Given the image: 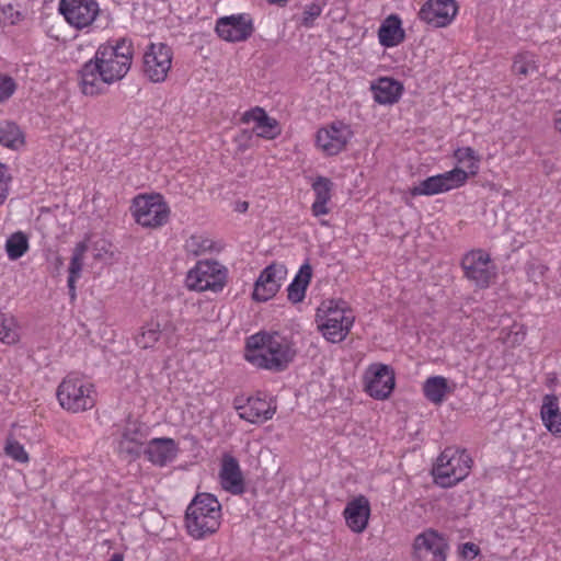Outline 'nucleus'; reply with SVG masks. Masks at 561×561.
<instances>
[{
    "label": "nucleus",
    "instance_id": "obj_1",
    "mask_svg": "<svg viewBox=\"0 0 561 561\" xmlns=\"http://www.w3.org/2000/svg\"><path fill=\"white\" fill-rule=\"evenodd\" d=\"M134 56L131 41L118 38L98 47L92 59L80 70V88L83 94L94 96L128 73Z\"/></svg>",
    "mask_w": 561,
    "mask_h": 561
},
{
    "label": "nucleus",
    "instance_id": "obj_2",
    "mask_svg": "<svg viewBox=\"0 0 561 561\" xmlns=\"http://www.w3.org/2000/svg\"><path fill=\"white\" fill-rule=\"evenodd\" d=\"M295 356L294 343L276 331H260L245 341L244 358L256 368L282 371Z\"/></svg>",
    "mask_w": 561,
    "mask_h": 561
},
{
    "label": "nucleus",
    "instance_id": "obj_3",
    "mask_svg": "<svg viewBox=\"0 0 561 561\" xmlns=\"http://www.w3.org/2000/svg\"><path fill=\"white\" fill-rule=\"evenodd\" d=\"M221 523V505L210 493L197 494L186 508L185 526L194 539L201 540L215 534Z\"/></svg>",
    "mask_w": 561,
    "mask_h": 561
},
{
    "label": "nucleus",
    "instance_id": "obj_4",
    "mask_svg": "<svg viewBox=\"0 0 561 561\" xmlns=\"http://www.w3.org/2000/svg\"><path fill=\"white\" fill-rule=\"evenodd\" d=\"M354 314L341 300H324L317 310V323L322 335L332 343L343 341L348 334Z\"/></svg>",
    "mask_w": 561,
    "mask_h": 561
},
{
    "label": "nucleus",
    "instance_id": "obj_5",
    "mask_svg": "<svg viewBox=\"0 0 561 561\" xmlns=\"http://www.w3.org/2000/svg\"><path fill=\"white\" fill-rule=\"evenodd\" d=\"M57 399L62 409L78 413L91 410L95 405L96 390L83 376L70 374L58 386Z\"/></svg>",
    "mask_w": 561,
    "mask_h": 561
},
{
    "label": "nucleus",
    "instance_id": "obj_6",
    "mask_svg": "<svg viewBox=\"0 0 561 561\" xmlns=\"http://www.w3.org/2000/svg\"><path fill=\"white\" fill-rule=\"evenodd\" d=\"M472 462L465 449L445 448L432 469L435 483L442 488L454 486L470 473Z\"/></svg>",
    "mask_w": 561,
    "mask_h": 561
},
{
    "label": "nucleus",
    "instance_id": "obj_7",
    "mask_svg": "<svg viewBox=\"0 0 561 561\" xmlns=\"http://www.w3.org/2000/svg\"><path fill=\"white\" fill-rule=\"evenodd\" d=\"M135 221L146 228L164 226L170 217V207L161 194H139L130 206Z\"/></svg>",
    "mask_w": 561,
    "mask_h": 561
},
{
    "label": "nucleus",
    "instance_id": "obj_8",
    "mask_svg": "<svg viewBox=\"0 0 561 561\" xmlns=\"http://www.w3.org/2000/svg\"><path fill=\"white\" fill-rule=\"evenodd\" d=\"M226 271L215 261H199L186 275V286L191 290H220L225 285Z\"/></svg>",
    "mask_w": 561,
    "mask_h": 561
},
{
    "label": "nucleus",
    "instance_id": "obj_9",
    "mask_svg": "<svg viewBox=\"0 0 561 561\" xmlns=\"http://www.w3.org/2000/svg\"><path fill=\"white\" fill-rule=\"evenodd\" d=\"M353 137L351 126L335 121L322 126L316 133V148L324 156L332 157L342 152Z\"/></svg>",
    "mask_w": 561,
    "mask_h": 561
},
{
    "label": "nucleus",
    "instance_id": "obj_10",
    "mask_svg": "<svg viewBox=\"0 0 561 561\" xmlns=\"http://www.w3.org/2000/svg\"><path fill=\"white\" fill-rule=\"evenodd\" d=\"M173 51L164 43H152L144 54V73L154 83L163 82L172 67Z\"/></svg>",
    "mask_w": 561,
    "mask_h": 561
},
{
    "label": "nucleus",
    "instance_id": "obj_11",
    "mask_svg": "<svg viewBox=\"0 0 561 561\" xmlns=\"http://www.w3.org/2000/svg\"><path fill=\"white\" fill-rule=\"evenodd\" d=\"M468 173L465 169L455 168L445 173L430 176L410 188L412 196H432L457 188L466 183Z\"/></svg>",
    "mask_w": 561,
    "mask_h": 561
},
{
    "label": "nucleus",
    "instance_id": "obj_12",
    "mask_svg": "<svg viewBox=\"0 0 561 561\" xmlns=\"http://www.w3.org/2000/svg\"><path fill=\"white\" fill-rule=\"evenodd\" d=\"M58 10L65 20L76 28L90 26L100 13L96 0H60Z\"/></svg>",
    "mask_w": 561,
    "mask_h": 561
},
{
    "label": "nucleus",
    "instance_id": "obj_13",
    "mask_svg": "<svg viewBox=\"0 0 561 561\" xmlns=\"http://www.w3.org/2000/svg\"><path fill=\"white\" fill-rule=\"evenodd\" d=\"M490 255L483 250H472L466 253L461 260V267L465 276L479 288H486L490 285L494 273L490 268Z\"/></svg>",
    "mask_w": 561,
    "mask_h": 561
},
{
    "label": "nucleus",
    "instance_id": "obj_14",
    "mask_svg": "<svg viewBox=\"0 0 561 561\" xmlns=\"http://www.w3.org/2000/svg\"><path fill=\"white\" fill-rule=\"evenodd\" d=\"M286 275L287 271L282 264L274 263L266 266L254 284L253 300L264 302L273 298L279 290Z\"/></svg>",
    "mask_w": 561,
    "mask_h": 561
},
{
    "label": "nucleus",
    "instance_id": "obj_15",
    "mask_svg": "<svg viewBox=\"0 0 561 561\" xmlns=\"http://www.w3.org/2000/svg\"><path fill=\"white\" fill-rule=\"evenodd\" d=\"M216 33L226 42H242L253 33V22L249 14L240 13L217 20Z\"/></svg>",
    "mask_w": 561,
    "mask_h": 561
},
{
    "label": "nucleus",
    "instance_id": "obj_16",
    "mask_svg": "<svg viewBox=\"0 0 561 561\" xmlns=\"http://www.w3.org/2000/svg\"><path fill=\"white\" fill-rule=\"evenodd\" d=\"M415 561H445L448 548L445 539L435 530L428 529L414 540Z\"/></svg>",
    "mask_w": 561,
    "mask_h": 561
},
{
    "label": "nucleus",
    "instance_id": "obj_17",
    "mask_svg": "<svg viewBox=\"0 0 561 561\" xmlns=\"http://www.w3.org/2000/svg\"><path fill=\"white\" fill-rule=\"evenodd\" d=\"M146 439L144 426L136 421H128L119 432L116 448L121 455L135 459L140 455Z\"/></svg>",
    "mask_w": 561,
    "mask_h": 561
},
{
    "label": "nucleus",
    "instance_id": "obj_18",
    "mask_svg": "<svg viewBox=\"0 0 561 561\" xmlns=\"http://www.w3.org/2000/svg\"><path fill=\"white\" fill-rule=\"evenodd\" d=\"M455 0H427L419 12V18L434 27L448 25L457 14Z\"/></svg>",
    "mask_w": 561,
    "mask_h": 561
},
{
    "label": "nucleus",
    "instance_id": "obj_19",
    "mask_svg": "<svg viewBox=\"0 0 561 561\" xmlns=\"http://www.w3.org/2000/svg\"><path fill=\"white\" fill-rule=\"evenodd\" d=\"M240 419L252 423H263L271 420L276 412V404L272 398L255 396L247 400L242 405L236 407Z\"/></svg>",
    "mask_w": 561,
    "mask_h": 561
},
{
    "label": "nucleus",
    "instance_id": "obj_20",
    "mask_svg": "<svg viewBox=\"0 0 561 561\" xmlns=\"http://www.w3.org/2000/svg\"><path fill=\"white\" fill-rule=\"evenodd\" d=\"M219 483L221 488L233 494L239 495L244 492L245 483L239 461L236 457L225 454L221 459L219 470Z\"/></svg>",
    "mask_w": 561,
    "mask_h": 561
},
{
    "label": "nucleus",
    "instance_id": "obj_21",
    "mask_svg": "<svg viewBox=\"0 0 561 561\" xmlns=\"http://www.w3.org/2000/svg\"><path fill=\"white\" fill-rule=\"evenodd\" d=\"M370 506L368 500L359 495L351 500L343 512L347 527L357 534L363 533L368 524Z\"/></svg>",
    "mask_w": 561,
    "mask_h": 561
},
{
    "label": "nucleus",
    "instance_id": "obj_22",
    "mask_svg": "<svg viewBox=\"0 0 561 561\" xmlns=\"http://www.w3.org/2000/svg\"><path fill=\"white\" fill-rule=\"evenodd\" d=\"M178 450L179 448L175 440L167 437L152 438L144 448L147 459L151 463L160 467L173 461L178 455Z\"/></svg>",
    "mask_w": 561,
    "mask_h": 561
},
{
    "label": "nucleus",
    "instance_id": "obj_23",
    "mask_svg": "<svg viewBox=\"0 0 561 561\" xmlns=\"http://www.w3.org/2000/svg\"><path fill=\"white\" fill-rule=\"evenodd\" d=\"M311 187L314 194V201L311 205L312 215L316 217L328 215L331 210L329 203L332 198V181L324 176H318Z\"/></svg>",
    "mask_w": 561,
    "mask_h": 561
},
{
    "label": "nucleus",
    "instance_id": "obj_24",
    "mask_svg": "<svg viewBox=\"0 0 561 561\" xmlns=\"http://www.w3.org/2000/svg\"><path fill=\"white\" fill-rule=\"evenodd\" d=\"M169 342V335L161 328L158 321L151 320L144 324L136 336V344L144 350L147 348H159Z\"/></svg>",
    "mask_w": 561,
    "mask_h": 561
},
{
    "label": "nucleus",
    "instance_id": "obj_25",
    "mask_svg": "<svg viewBox=\"0 0 561 561\" xmlns=\"http://www.w3.org/2000/svg\"><path fill=\"white\" fill-rule=\"evenodd\" d=\"M386 365L373 364L364 375L365 390L367 393L376 399H386Z\"/></svg>",
    "mask_w": 561,
    "mask_h": 561
},
{
    "label": "nucleus",
    "instance_id": "obj_26",
    "mask_svg": "<svg viewBox=\"0 0 561 561\" xmlns=\"http://www.w3.org/2000/svg\"><path fill=\"white\" fill-rule=\"evenodd\" d=\"M312 268L309 263L300 266L293 282L287 287V296L293 304L301 302L306 297V290L311 280Z\"/></svg>",
    "mask_w": 561,
    "mask_h": 561
},
{
    "label": "nucleus",
    "instance_id": "obj_27",
    "mask_svg": "<svg viewBox=\"0 0 561 561\" xmlns=\"http://www.w3.org/2000/svg\"><path fill=\"white\" fill-rule=\"evenodd\" d=\"M87 251H88V245L85 242L77 243L72 251V255H71V260H70V264H69V268H68L69 275H68V280H67L69 295L72 300L76 298V283L81 277V272L83 270L84 255H85Z\"/></svg>",
    "mask_w": 561,
    "mask_h": 561
},
{
    "label": "nucleus",
    "instance_id": "obj_28",
    "mask_svg": "<svg viewBox=\"0 0 561 561\" xmlns=\"http://www.w3.org/2000/svg\"><path fill=\"white\" fill-rule=\"evenodd\" d=\"M540 413L548 431L553 434H560L561 412L559 410L558 398L554 394L545 396Z\"/></svg>",
    "mask_w": 561,
    "mask_h": 561
},
{
    "label": "nucleus",
    "instance_id": "obj_29",
    "mask_svg": "<svg viewBox=\"0 0 561 561\" xmlns=\"http://www.w3.org/2000/svg\"><path fill=\"white\" fill-rule=\"evenodd\" d=\"M423 392L427 400L435 404L444 401L447 393L451 392L447 379L442 376H433L425 380L423 385Z\"/></svg>",
    "mask_w": 561,
    "mask_h": 561
},
{
    "label": "nucleus",
    "instance_id": "obj_30",
    "mask_svg": "<svg viewBox=\"0 0 561 561\" xmlns=\"http://www.w3.org/2000/svg\"><path fill=\"white\" fill-rule=\"evenodd\" d=\"M24 144V136L20 127L12 122H0V145L19 149Z\"/></svg>",
    "mask_w": 561,
    "mask_h": 561
},
{
    "label": "nucleus",
    "instance_id": "obj_31",
    "mask_svg": "<svg viewBox=\"0 0 561 561\" xmlns=\"http://www.w3.org/2000/svg\"><path fill=\"white\" fill-rule=\"evenodd\" d=\"M28 250V239L25 233L18 231L5 241V252L11 261L22 257Z\"/></svg>",
    "mask_w": 561,
    "mask_h": 561
},
{
    "label": "nucleus",
    "instance_id": "obj_32",
    "mask_svg": "<svg viewBox=\"0 0 561 561\" xmlns=\"http://www.w3.org/2000/svg\"><path fill=\"white\" fill-rule=\"evenodd\" d=\"M405 39L402 21L397 14H388V47L398 46Z\"/></svg>",
    "mask_w": 561,
    "mask_h": 561
},
{
    "label": "nucleus",
    "instance_id": "obj_33",
    "mask_svg": "<svg viewBox=\"0 0 561 561\" xmlns=\"http://www.w3.org/2000/svg\"><path fill=\"white\" fill-rule=\"evenodd\" d=\"M214 247V242L205 234H193L185 242V250L187 253L198 256L208 251Z\"/></svg>",
    "mask_w": 561,
    "mask_h": 561
},
{
    "label": "nucleus",
    "instance_id": "obj_34",
    "mask_svg": "<svg viewBox=\"0 0 561 561\" xmlns=\"http://www.w3.org/2000/svg\"><path fill=\"white\" fill-rule=\"evenodd\" d=\"M454 157L456 158L458 163L463 164L466 167V169H468V171H466L468 173V175L477 174L478 169H479V158L476 156V152L472 148H470V147L458 148L455 151Z\"/></svg>",
    "mask_w": 561,
    "mask_h": 561
},
{
    "label": "nucleus",
    "instance_id": "obj_35",
    "mask_svg": "<svg viewBox=\"0 0 561 561\" xmlns=\"http://www.w3.org/2000/svg\"><path fill=\"white\" fill-rule=\"evenodd\" d=\"M19 340L18 327L13 318L0 314V341L14 344Z\"/></svg>",
    "mask_w": 561,
    "mask_h": 561
},
{
    "label": "nucleus",
    "instance_id": "obj_36",
    "mask_svg": "<svg viewBox=\"0 0 561 561\" xmlns=\"http://www.w3.org/2000/svg\"><path fill=\"white\" fill-rule=\"evenodd\" d=\"M253 133L265 139H274L280 134V128L275 118L267 116L261 125L253 127Z\"/></svg>",
    "mask_w": 561,
    "mask_h": 561
},
{
    "label": "nucleus",
    "instance_id": "obj_37",
    "mask_svg": "<svg viewBox=\"0 0 561 561\" xmlns=\"http://www.w3.org/2000/svg\"><path fill=\"white\" fill-rule=\"evenodd\" d=\"M323 11V4L319 2H311L304 7L300 24L305 27H311L314 24V21L321 15Z\"/></svg>",
    "mask_w": 561,
    "mask_h": 561
},
{
    "label": "nucleus",
    "instance_id": "obj_38",
    "mask_svg": "<svg viewBox=\"0 0 561 561\" xmlns=\"http://www.w3.org/2000/svg\"><path fill=\"white\" fill-rule=\"evenodd\" d=\"M23 20L21 11L12 4H4L0 8V22L4 25H16Z\"/></svg>",
    "mask_w": 561,
    "mask_h": 561
},
{
    "label": "nucleus",
    "instance_id": "obj_39",
    "mask_svg": "<svg viewBox=\"0 0 561 561\" xmlns=\"http://www.w3.org/2000/svg\"><path fill=\"white\" fill-rule=\"evenodd\" d=\"M5 454L11 457L12 459L19 461V462H27L28 461V455L22 444L14 439H8L5 447H4Z\"/></svg>",
    "mask_w": 561,
    "mask_h": 561
},
{
    "label": "nucleus",
    "instance_id": "obj_40",
    "mask_svg": "<svg viewBox=\"0 0 561 561\" xmlns=\"http://www.w3.org/2000/svg\"><path fill=\"white\" fill-rule=\"evenodd\" d=\"M16 90V82L8 75L0 73V102L9 100Z\"/></svg>",
    "mask_w": 561,
    "mask_h": 561
},
{
    "label": "nucleus",
    "instance_id": "obj_41",
    "mask_svg": "<svg viewBox=\"0 0 561 561\" xmlns=\"http://www.w3.org/2000/svg\"><path fill=\"white\" fill-rule=\"evenodd\" d=\"M537 70L534 61L528 59V54H519L515 57L513 64V71L517 75L527 76L529 69Z\"/></svg>",
    "mask_w": 561,
    "mask_h": 561
},
{
    "label": "nucleus",
    "instance_id": "obj_42",
    "mask_svg": "<svg viewBox=\"0 0 561 561\" xmlns=\"http://www.w3.org/2000/svg\"><path fill=\"white\" fill-rule=\"evenodd\" d=\"M268 115L261 107H254L243 113L241 121L244 124L254 123V126L261 125Z\"/></svg>",
    "mask_w": 561,
    "mask_h": 561
},
{
    "label": "nucleus",
    "instance_id": "obj_43",
    "mask_svg": "<svg viewBox=\"0 0 561 561\" xmlns=\"http://www.w3.org/2000/svg\"><path fill=\"white\" fill-rule=\"evenodd\" d=\"M404 91L403 84L388 77V105L397 103Z\"/></svg>",
    "mask_w": 561,
    "mask_h": 561
},
{
    "label": "nucleus",
    "instance_id": "obj_44",
    "mask_svg": "<svg viewBox=\"0 0 561 561\" xmlns=\"http://www.w3.org/2000/svg\"><path fill=\"white\" fill-rule=\"evenodd\" d=\"M370 90L375 102L383 105L386 104V78L380 77L370 83Z\"/></svg>",
    "mask_w": 561,
    "mask_h": 561
},
{
    "label": "nucleus",
    "instance_id": "obj_45",
    "mask_svg": "<svg viewBox=\"0 0 561 561\" xmlns=\"http://www.w3.org/2000/svg\"><path fill=\"white\" fill-rule=\"evenodd\" d=\"M10 175L4 164L0 163V205L4 203L9 194Z\"/></svg>",
    "mask_w": 561,
    "mask_h": 561
},
{
    "label": "nucleus",
    "instance_id": "obj_46",
    "mask_svg": "<svg viewBox=\"0 0 561 561\" xmlns=\"http://www.w3.org/2000/svg\"><path fill=\"white\" fill-rule=\"evenodd\" d=\"M479 547L473 543V542H466L462 545L461 547V551H460V554L465 558V559H474L478 554H479Z\"/></svg>",
    "mask_w": 561,
    "mask_h": 561
},
{
    "label": "nucleus",
    "instance_id": "obj_47",
    "mask_svg": "<svg viewBox=\"0 0 561 561\" xmlns=\"http://www.w3.org/2000/svg\"><path fill=\"white\" fill-rule=\"evenodd\" d=\"M378 39L381 46L386 47V20L381 21L379 25Z\"/></svg>",
    "mask_w": 561,
    "mask_h": 561
},
{
    "label": "nucleus",
    "instance_id": "obj_48",
    "mask_svg": "<svg viewBox=\"0 0 561 561\" xmlns=\"http://www.w3.org/2000/svg\"><path fill=\"white\" fill-rule=\"evenodd\" d=\"M396 385L394 371L388 366V397L391 394Z\"/></svg>",
    "mask_w": 561,
    "mask_h": 561
},
{
    "label": "nucleus",
    "instance_id": "obj_49",
    "mask_svg": "<svg viewBox=\"0 0 561 561\" xmlns=\"http://www.w3.org/2000/svg\"><path fill=\"white\" fill-rule=\"evenodd\" d=\"M108 561H124V557L122 553H114Z\"/></svg>",
    "mask_w": 561,
    "mask_h": 561
},
{
    "label": "nucleus",
    "instance_id": "obj_50",
    "mask_svg": "<svg viewBox=\"0 0 561 561\" xmlns=\"http://www.w3.org/2000/svg\"><path fill=\"white\" fill-rule=\"evenodd\" d=\"M268 3H272V4H285L288 2V0H267Z\"/></svg>",
    "mask_w": 561,
    "mask_h": 561
},
{
    "label": "nucleus",
    "instance_id": "obj_51",
    "mask_svg": "<svg viewBox=\"0 0 561 561\" xmlns=\"http://www.w3.org/2000/svg\"><path fill=\"white\" fill-rule=\"evenodd\" d=\"M247 209H248V203H242V205H240L239 210L245 211Z\"/></svg>",
    "mask_w": 561,
    "mask_h": 561
}]
</instances>
